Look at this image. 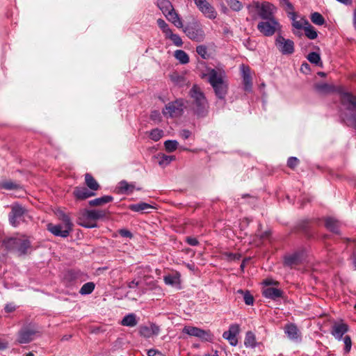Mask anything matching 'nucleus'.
<instances>
[{
  "label": "nucleus",
  "instance_id": "412c9836",
  "mask_svg": "<svg viewBox=\"0 0 356 356\" xmlns=\"http://www.w3.org/2000/svg\"><path fill=\"white\" fill-rule=\"evenodd\" d=\"M139 333L145 338H150L159 334V327L154 324L149 326H141L139 330Z\"/></svg>",
  "mask_w": 356,
  "mask_h": 356
},
{
  "label": "nucleus",
  "instance_id": "f704fd0d",
  "mask_svg": "<svg viewBox=\"0 0 356 356\" xmlns=\"http://www.w3.org/2000/svg\"><path fill=\"white\" fill-rule=\"evenodd\" d=\"M85 182L87 186L93 191H97L99 188L98 183L96 180L92 177V176L88 173L85 175Z\"/></svg>",
  "mask_w": 356,
  "mask_h": 356
},
{
  "label": "nucleus",
  "instance_id": "603ef678",
  "mask_svg": "<svg viewBox=\"0 0 356 356\" xmlns=\"http://www.w3.org/2000/svg\"><path fill=\"white\" fill-rule=\"evenodd\" d=\"M196 51L202 58H207L208 57L207 50L204 46L200 45L197 47Z\"/></svg>",
  "mask_w": 356,
  "mask_h": 356
},
{
  "label": "nucleus",
  "instance_id": "37998d69",
  "mask_svg": "<svg viewBox=\"0 0 356 356\" xmlns=\"http://www.w3.org/2000/svg\"><path fill=\"white\" fill-rule=\"evenodd\" d=\"M308 60L315 65L322 66L320 55L316 52H311L307 56Z\"/></svg>",
  "mask_w": 356,
  "mask_h": 356
},
{
  "label": "nucleus",
  "instance_id": "f257e3e1",
  "mask_svg": "<svg viewBox=\"0 0 356 356\" xmlns=\"http://www.w3.org/2000/svg\"><path fill=\"white\" fill-rule=\"evenodd\" d=\"M200 76L209 83L218 98H222V73L220 69L206 67L201 70Z\"/></svg>",
  "mask_w": 356,
  "mask_h": 356
},
{
  "label": "nucleus",
  "instance_id": "20e7f679",
  "mask_svg": "<svg viewBox=\"0 0 356 356\" xmlns=\"http://www.w3.org/2000/svg\"><path fill=\"white\" fill-rule=\"evenodd\" d=\"M104 216L105 213L101 210H86L79 217V223L85 227H95L97 225L95 221Z\"/></svg>",
  "mask_w": 356,
  "mask_h": 356
},
{
  "label": "nucleus",
  "instance_id": "9b49d317",
  "mask_svg": "<svg viewBox=\"0 0 356 356\" xmlns=\"http://www.w3.org/2000/svg\"><path fill=\"white\" fill-rule=\"evenodd\" d=\"M305 260V252L303 251H298L284 257V265L290 268H293L302 264Z\"/></svg>",
  "mask_w": 356,
  "mask_h": 356
},
{
  "label": "nucleus",
  "instance_id": "6e6552de",
  "mask_svg": "<svg viewBox=\"0 0 356 356\" xmlns=\"http://www.w3.org/2000/svg\"><path fill=\"white\" fill-rule=\"evenodd\" d=\"M275 45L278 50L284 55H290L294 52V43L289 39H285L278 35L275 40Z\"/></svg>",
  "mask_w": 356,
  "mask_h": 356
},
{
  "label": "nucleus",
  "instance_id": "cd10ccee",
  "mask_svg": "<svg viewBox=\"0 0 356 356\" xmlns=\"http://www.w3.org/2000/svg\"><path fill=\"white\" fill-rule=\"evenodd\" d=\"M156 159H158V163L162 168H165L172 161L175 160V156H168L164 154H159L156 156Z\"/></svg>",
  "mask_w": 356,
  "mask_h": 356
},
{
  "label": "nucleus",
  "instance_id": "2eb2a0df",
  "mask_svg": "<svg viewBox=\"0 0 356 356\" xmlns=\"http://www.w3.org/2000/svg\"><path fill=\"white\" fill-rule=\"evenodd\" d=\"M183 332L206 341L210 338L209 334L207 331L196 327L185 326L183 328Z\"/></svg>",
  "mask_w": 356,
  "mask_h": 356
},
{
  "label": "nucleus",
  "instance_id": "423d86ee",
  "mask_svg": "<svg viewBox=\"0 0 356 356\" xmlns=\"http://www.w3.org/2000/svg\"><path fill=\"white\" fill-rule=\"evenodd\" d=\"M184 101L182 99H176L167 104L162 110V113L166 118H177L183 113Z\"/></svg>",
  "mask_w": 356,
  "mask_h": 356
},
{
  "label": "nucleus",
  "instance_id": "4d7b16f0",
  "mask_svg": "<svg viewBox=\"0 0 356 356\" xmlns=\"http://www.w3.org/2000/svg\"><path fill=\"white\" fill-rule=\"evenodd\" d=\"M119 233L120 234V236H123V237H126V238H131L132 237V234L131 233V232H129V230L127 229H120L119 231Z\"/></svg>",
  "mask_w": 356,
  "mask_h": 356
},
{
  "label": "nucleus",
  "instance_id": "6ab92c4d",
  "mask_svg": "<svg viewBox=\"0 0 356 356\" xmlns=\"http://www.w3.org/2000/svg\"><path fill=\"white\" fill-rule=\"evenodd\" d=\"M243 82L244 85V90L246 92H250L252 88V76L250 74V69L248 66L242 65Z\"/></svg>",
  "mask_w": 356,
  "mask_h": 356
},
{
  "label": "nucleus",
  "instance_id": "6e6d98bb",
  "mask_svg": "<svg viewBox=\"0 0 356 356\" xmlns=\"http://www.w3.org/2000/svg\"><path fill=\"white\" fill-rule=\"evenodd\" d=\"M150 118L155 122H160L161 120L160 112L159 111H152Z\"/></svg>",
  "mask_w": 356,
  "mask_h": 356
},
{
  "label": "nucleus",
  "instance_id": "774afa93",
  "mask_svg": "<svg viewBox=\"0 0 356 356\" xmlns=\"http://www.w3.org/2000/svg\"><path fill=\"white\" fill-rule=\"evenodd\" d=\"M293 33L296 35H298L299 37H300L302 35V33L300 32V31H298V29L297 31H293Z\"/></svg>",
  "mask_w": 356,
  "mask_h": 356
},
{
  "label": "nucleus",
  "instance_id": "dca6fc26",
  "mask_svg": "<svg viewBox=\"0 0 356 356\" xmlns=\"http://www.w3.org/2000/svg\"><path fill=\"white\" fill-rule=\"evenodd\" d=\"M38 335V332L32 328L22 329L18 334L17 341L19 343H27L31 342Z\"/></svg>",
  "mask_w": 356,
  "mask_h": 356
},
{
  "label": "nucleus",
  "instance_id": "a18cd8bd",
  "mask_svg": "<svg viewBox=\"0 0 356 356\" xmlns=\"http://www.w3.org/2000/svg\"><path fill=\"white\" fill-rule=\"evenodd\" d=\"M312 22L316 25H323L325 23V19L321 14L314 13L311 15Z\"/></svg>",
  "mask_w": 356,
  "mask_h": 356
},
{
  "label": "nucleus",
  "instance_id": "0eeeda50",
  "mask_svg": "<svg viewBox=\"0 0 356 356\" xmlns=\"http://www.w3.org/2000/svg\"><path fill=\"white\" fill-rule=\"evenodd\" d=\"M280 28V24L275 19H267L266 22H259L257 25L258 30L265 36L273 35Z\"/></svg>",
  "mask_w": 356,
  "mask_h": 356
},
{
  "label": "nucleus",
  "instance_id": "f3484780",
  "mask_svg": "<svg viewBox=\"0 0 356 356\" xmlns=\"http://www.w3.org/2000/svg\"><path fill=\"white\" fill-rule=\"evenodd\" d=\"M348 331V325L341 321V322H334L331 334L333 337L338 340H341L343 335Z\"/></svg>",
  "mask_w": 356,
  "mask_h": 356
},
{
  "label": "nucleus",
  "instance_id": "393cba45",
  "mask_svg": "<svg viewBox=\"0 0 356 356\" xmlns=\"http://www.w3.org/2000/svg\"><path fill=\"white\" fill-rule=\"evenodd\" d=\"M282 291L278 289L273 287H268L264 289L263 294L266 298H270L272 300H276L278 298L282 297Z\"/></svg>",
  "mask_w": 356,
  "mask_h": 356
},
{
  "label": "nucleus",
  "instance_id": "ea45409f",
  "mask_svg": "<svg viewBox=\"0 0 356 356\" xmlns=\"http://www.w3.org/2000/svg\"><path fill=\"white\" fill-rule=\"evenodd\" d=\"M237 293L243 295L245 303L247 305H252L254 303V297L249 291L238 290Z\"/></svg>",
  "mask_w": 356,
  "mask_h": 356
},
{
  "label": "nucleus",
  "instance_id": "680f3d73",
  "mask_svg": "<svg viewBox=\"0 0 356 356\" xmlns=\"http://www.w3.org/2000/svg\"><path fill=\"white\" fill-rule=\"evenodd\" d=\"M180 136L184 138V139H187L189 138V136H191V132L188 130H183L181 131L180 133Z\"/></svg>",
  "mask_w": 356,
  "mask_h": 356
},
{
  "label": "nucleus",
  "instance_id": "e433bc0d",
  "mask_svg": "<svg viewBox=\"0 0 356 356\" xmlns=\"http://www.w3.org/2000/svg\"><path fill=\"white\" fill-rule=\"evenodd\" d=\"M157 5L163 15L167 13L173 7L168 0H157Z\"/></svg>",
  "mask_w": 356,
  "mask_h": 356
},
{
  "label": "nucleus",
  "instance_id": "7ed1b4c3",
  "mask_svg": "<svg viewBox=\"0 0 356 356\" xmlns=\"http://www.w3.org/2000/svg\"><path fill=\"white\" fill-rule=\"evenodd\" d=\"M59 218L63 221L62 224L54 225L49 223L47 225V229L54 236L66 238L72 230V223L67 215L60 212Z\"/></svg>",
  "mask_w": 356,
  "mask_h": 356
},
{
  "label": "nucleus",
  "instance_id": "1a4fd4ad",
  "mask_svg": "<svg viewBox=\"0 0 356 356\" xmlns=\"http://www.w3.org/2000/svg\"><path fill=\"white\" fill-rule=\"evenodd\" d=\"M254 7L258 11V15L263 19L267 20L275 19L273 16L275 7L273 4L268 2H264L260 5L259 2H256L254 3Z\"/></svg>",
  "mask_w": 356,
  "mask_h": 356
},
{
  "label": "nucleus",
  "instance_id": "7c9ffc66",
  "mask_svg": "<svg viewBox=\"0 0 356 356\" xmlns=\"http://www.w3.org/2000/svg\"><path fill=\"white\" fill-rule=\"evenodd\" d=\"M325 227L330 231L339 234V222L332 218H327L325 220Z\"/></svg>",
  "mask_w": 356,
  "mask_h": 356
},
{
  "label": "nucleus",
  "instance_id": "f8f14e48",
  "mask_svg": "<svg viewBox=\"0 0 356 356\" xmlns=\"http://www.w3.org/2000/svg\"><path fill=\"white\" fill-rule=\"evenodd\" d=\"M341 95V100L344 106H347V108L351 111H356V97L353 94L344 91L342 87H339L337 90Z\"/></svg>",
  "mask_w": 356,
  "mask_h": 356
},
{
  "label": "nucleus",
  "instance_id": "bf43d9fd",
  "mask_svg": "<svg viewBox=\"0 0 356 356\" xmlns=\"http://www.w3.org/2000/svg\"><path fill=\"white\" fill-rule=\"evenodd\" d=\"M148 356H164L161 352L157 351L154 349H150L147 352Z\"/></svg>",
  "mask_w": 356,
  "mask_h": 356
},
{
  "label": "nucleus",
  "instance_id": "4468645a",
  "mask_svg": "<svg viewBox=\"0 0 356 356\" xmlns=\"http://www.w3.org/2000/svg\"><path fill=\"white\" fill-rule=\"evenodd\" d=\"M25 212V209L18 204H14L11 206V211L9 214V221L10 224L16 227Z\"/></svg>",
  "mask_w": 356,
  "mask_h": 356
},
{
  "label": "nucleus",
  "instance_id": "4be33fe9",
  "mask_svg": "<svg viewBox=\"0 0 356 356\" xmlns=\"http://www.w3.org/2000/svg\"><path fill=\"white\" fill-rule=\"evenodd\" d=\"M73 194L78 200H85L95 195V193L90 191L85 187L75 188Z\"/></svg>",
  "mask_w": 356,
  "mask_h": 356
},
{
  "label": "nucleus",
  "instance_id": "052dcab7",
  "mask_svg": "<svg viewBox=\"0 0 356 356\" xmlns=\"http://www.w3.org/2000/svg\"><path fill=\"white\" fill-rule=\"evenodd\" d=\"M186 241L188 242V243L189 245H193V246H195V245H197V243H198L197 240L195 238H192V237H188L186 239Z\"/></svg>",
  "mask_w": 356,
  "mask_h": 356
},
{
  "label": "nucleus",
  "instance_id": "3c124183",
  "mask_svg": "<svg viewBox=\"0 0 356 356\" xmlns=\"http://www.w3.org/2000/svg\"><path fill=\"white\" fill-rule=\"evenodd\" d=\"M225 256L227 257V261L239 260L241 258V254L238 253L224 252V257Z\"/></svg>",
  "mask_w": 356,
  "mask_h": 356
},
{
  "label": "nucleus",
  "instance_id": "c85d7f7f",
  "mask_svg": "<svg viewBox=\"0 0 356 356\" xmlns=\"http://www.w3.org/2000/svg\"><path fill=\"white\" fill-rule=\"evenodd\" d=\"M257 343L255 334L252 331H248L244 339V345L247 348H255Z\"/></svg>",
  "mask_w": 356,
  "mask_h": 356
},
{
  "label": "nucleus",
  "instance_id": "338daca9",
  "mask_svg": "<svg viewBox=\"0 0 356 356\" xmlns=\"http://www.w3.org/2000/svg\"><path fill=\"white\" fill-rule=\"evenodd\" d=\"M264 284H265L266 285H267V286H270V285H271V284H277V282H273V281H272V280H265V281H264Z\"/></svg>",
  "mask_w": 356,
  "mask_h": 356
},
{
  "label": "nucleus",
  "instance_id": "72a5a7b5",
  "mask_svg": "<svg viewBox=\"0 0 356 356\" xmlns=\"http://www.w3.org/2000/svg\"><path fill=\"white\" fill-rule=\"evenodd\" d=\"M118 190L121 193L129 194L134 190V186L126 181H122L118 184Z\"/></svg>",
  "mask_w": 356,
  "mask_h": 356
},
{
  "label": "nucleus",
  "instance_id": "473e14b6",
  "mask_svg": "<svg viewBox=\"0 0 356 356\" xmlns=\"http://www.w3.org/2000/svg\"><path fill=\"white\" fill-rule=\"evenodd\" d=\"M164 282L168 285L178 287L180 283L179 275L177 273L166 275L164 277Z\"/></svg>",
  "mask_w": 356,
  "mask_h": 356
},
{
  "label": "nucleus",
  "instance_id": "5fc2aeb1",
  "mask_svg": "<svg viewBox=\"0 0 356 356\" xmlns=\"http://www.w3.org/2000/svg\"><path fill=\"white\" fill-rule=\"evenodd\" d=\"M299 163L298 159L296 157H291L287 161V165L293 169Z\"/></svg>",
  "mask_w": 356,
  "mask_h": 356
},
{
  "label": "nucleus",
  "instance_id": "aec40b11",
  "mask_svg": "<svg viewBox=\"0 0 356 356\" xmlns=\"http://www.w3.org/2000/svg\"><path fill=\"white\" fill-rule=\"evenodd\" d=\"M184 31L191 40L199 41L203 38L204 34L201 29L188 26L184 28Z\"/></svg>",
  "mask_w": 356,
  "mask_h": 356
},
{
  "label": "nucleus",
  "instance_id": "c03bdc74",
  "mask_svg": "<svg viewBox=\"0 0 356 356\" xmlns=\"http://www.w3.org/2000/svg\"><path fill=\"white\" fill-rule=\"evenodd\" d=\"M227 6L234 11H239L243 8V4L238 0H226Z\"/></svg>",
  "mask_w": 356,
  "mask_h": 356
},
{
  "label": "nucleus",
  "instance_id": "f03ea898",
  "mask_svg": "<svg viewBox=\"0 0 356 356\" xmlns=\"http://www.w3.org/2000/svg\"><path fill=\"white\" fill-rule=\"evenodd\" d=\"M189 95L193 99V110L199 116L205 115L208 103L207 100L200 86L193 85L189 92Z\"/></svg>",
  "mask_w": 356,
  "mask_h": 356
},
{
  "label": "nucleus",
  "instance_id": "5701e85b",
  "mask_svg": "<svg viewBox=\"0 0 356 356\" xmlns=\"http://www.w3.org/2000/svg\"><path fill=\"white\" fill-rule=\"evenodd\" d=\"M284 332L289 339L291 340H298L300 338V332L298 327L294 324H287L285 325Z\"/></svg>",
  "mask_w": 356,
  "mask_h": 356
},
{
  "label": "nucleus",
  "instance_id": "49530a36",
  "mask_svg": "<svg viewBox=\"0 0 356 356\" xmlns=\"http://www.w3.org/2000/svg\"><path fill=\"white\" fill-rule=\"evenodd\" d=\"M163 136V131L159 129H154L149 132V137L154 141L159 140Z\"/></svg>",
  "mask_w": 356,
  "mask_h": 356
},
{
  "label": "nucleus",
  "instance_id": "c756f323",
  "mask_svg": "<svg viewBox=\"0 0 356 356\" xmlns=\"http://www.w3.org/2000/svg\"><path fill=\"white\" fill-rule=\"evenodd\" d=\"M304 31L305 35L311 40L316 39L318 36V34L315 29L309 23L308 21H304Z\"/></svg>",
  "mask_w": 356,
  "mask_h": 356
},
{
  "label": "nucleus",
  "instance_id": "e2e57ef3",
  "mask_svg": "<svg viewBox=\"0 0 356 356\" xmlns=\"http://www.w3.org/2000/svg\"><path fill=\"white\" fill-rule=\"evenodd\" d=\"M15 307L13 304H8L5 307V310L6 312H12L15 310Z\"/></svg>",
  "mask_w": 356,
  "mask_h": 356
},
{
  "label": "nucleus",
  "instance_id": "a19ab883",
  "mask_svg": "<svg viewBox=\"0 0 356 356\" xmlns=\"http://www.w3.org/2000/svg\"><path fill=\"white\" fill-rule=\"evenodd\" d=\"M179 146V143L175 140H168L164 142V147L168 152L175 151Z\"/></svg>",
  "mask_w": 356,
  "mask_h": 356
},
{
  "label": "nucleus",
  "instance_id": "ddd939ff",
  "mask_svg": "<svg viewBox=\"0 0 356 356\" xmlns=\"http://www.w3.org/2000/svg\"><path fill=\"white\" fill-rule=\"evenodd\" d=\"M240 330L239 325H231L229 330L224 332V339H226L231 346H236L238 344V335L240 333Z\"/></svg>",
  "mask_w": 356,
  "mask_h": 356
},
{
  "label": "nucleus",
  "instance_id": "58836bf2",
  "mask_svg": "<svg viewBox=\"0 0 356 356\" xmlns=\"http://www.w3.org/2000/svg\"><path fill=\"white\" fill-rule=\"evenodd\" d=\"M0 187L6 190H18L21 188L19 184H16L10 180L1 182Z\"/></svg>",
  "mask_w": 356,
  "mask_h": 356
},
{
  "label": "nucleus",
  "instance_id": "8fccbe9b",
  "mask_svg": "<svg viewBox=\"0 0 356 356\" xmlns=\"http://www.w3.org/2000/svg\"><path fill=\"white\" fill-rule=\"evenodd\" d=\"M291 15H292V19H293V23H292L293 26L295 29H298V30L302 29H304V26H305L304 22H302L300 21H296L295 19V17H296L295 13H291Z\"/></svg>",
  "mask_w": 356,
  "mask_h": 356
},
{
  "label": "nucleus",
  "instance_id": "de8ad7c7",
  "mask_svg": "<svg viewBox=\"0 0 356 356\" xmlns=\"http://www.w3.org/2000/svg\"><path fill=\"white\" fill-rule=\"evenodd\" d=\"M157 24L159 27L161 29L162 32L164 33L165 36L170 33L171 29H170L168 24L162 19H159L157 20Z\"/></svg>",
  "mask_w": 356,
  "mask_h": 356
},
{
  "label": "nucleus",
  "instance_id": "2f4dec72",
  "mask_svg": "<svg viewBox=\"0 0 356 356\" xmlns=\"http://www.w3.org/2000/svg\"><path fill=\"white\" fill-rule=\"evenodd\" d=\"M113 197L111 195H105L101 197L92 200L89 202V204L92 207L101 206L108 203L113 200Z\"/></svg>",
  "mask_w": 356,
  "mask_h": 356
},
{
  "label": "nucleus",
  "instance_id": "0e129e2a",
  "mask_svg": "<svg viewBox=\"0 0 356 356\" xmlns=\"http://www.w3.org/2000/svg\"><path fill=\"white\" fill-rule=\"evenodd\" d=\"M8 347V343L2 339H0V350H4Z\"/></svg>",
  "mask_w": 356,
  "mask_h": 356
},
{
  "label": "nucleus",
  "instance_id": "39448f33",
  "mask_svg": "<svg viewBox=\"0 0 356 356\" xmlns=\"http://www.w3.org/2000/svg\"><path fill=\"white\" fill-rule=\"evenodd\" d=\"M6 248L25 254L30 247V241L25 237H11L3 241Z\"/></svg>",
  "mask_w": 356,
  "mask_h": 356
},
{
  "label": "nucleus",
  "instance_id": "13d9d810",
  "mask_svg": "<svg viewBox=\"0 0 356 356\" xmlns=\"http://www.w3.org/2000/svg\"><path fill=\"white\" fill-rule=\"evenodd\" d=\"M300 71L304 74H307L310 71V66L308 63H304L302 64Z\"/></svg>",
  "mask_w": 356,
  "mask_h": 356
},
{
  "label": "nucleus",
  "instance_id": "09e8293b",
  "mask_svg": "<svg viewBox=\"0 0 356 356\" xmlns=\"http://www.w3.org/2000/svg\"><path fill=\"white\" fill-rule=\"evenodd\" d=\"M280 4L284 7L285 10L289 12L290 14L291 13H294V8L293 5L289 1V0H280Z\"/></svg>",
  "mask_w": 356,
  "mask_h": 356
},
{
  "label": "nucleus",
  "instance_id": "69168bd1",
  "mask_svg": "<svg viewBox=\"0 0 356 356\" xmlns=\"http://www.w3.org/2000/svg\"><path fill=\"white\" fill-rule=\"evenodd\" d=\"M138 285V282L132 281V282H131L129 284V288H135V287H136Z\"/></svg>",
  "mask_w": 356,
  "mask_h": 356
},
{
  "label": "nucleus",
  "instance_id": "a878e982",
  "mask_svg": "<svg viewBox=\"0 0 356 356\" xmlns=\"http://www.w3.org/2000/svg\"><path fill=\"white\" fill-rule=\"evenodd\" d=\"M138 323V318L135 314L131 313L125 316L121 321V325L127 327H134Z\"/></svg>",
  "mask_w": 356,
  "mask_h": 356
},
{
  "label": "nucleus",
  "instance_id": "c9c22d12",
  "mask_svg": "<svg viewBox=\"0 0 356 356\" xmlns=\"http://www.w3.org/2000/svg\"><path fill=\"white\" fill-rule=\"evenodd\" d=\"M174 56L181 64H186L189 62V56L183 50H176Z\"/></svg>",
  "mask_w": 356,
  "mask_h": 356
},
{
  "label": "nucleus",
  "instance_id": "4c0bfd02",
  "mask_svg": "<svg viewBox=\"0 0 356 356\" xmlns=\"http://www.w3.org/2000/svg\"><path fill=\"white\" fill-rule=\"evenodd\" d=\"M165 37V38L170 39L177 47H181L183 44L182 40L179 35L173 33L172 30L170 31V33H168Z\"/></svg>",
  "mask_w": 356,
  "mask_h": 356
},
{
  "label": "nucleus",
  "instance_id": "bb28decb",
  "mask_svg": "<svg viewBox=\"0 0 356 356\" xmlns=\"http://www.w3.org/2000/svg\"><path fill=\"white\" fill-rule=\"evenodd\" d=\"M129 209L135 212L148 213L149 209H154V207L145 202H139L129 205Z\"/></svg>",
  "mask_w": 356,
  "mask_h": 356
},
{
  "label": "nucleus",
  "instance_id": "864d4df0",
  "mask_svg": "<svg viewBox=\"0 0 356 356\" xmlns=\"http://www.w3.org/2000/svg\"><path fill=\"white\" fill-rule=\"evenodd\" d=\"M343 341H344V343H345L344 350H345L346 353H349L350 349H351V346H352V341H351L350 337L348 336V335H346L343 338Z\"/></svg>",
  "mask_w": 356,
  "mask_h": 356
},
{
  "label": "nucleus",
  "instance_id": "a211bd4d",
  "mask_svg": "<svg viewBox=\"0 0 356 356\" xmlns=\"http://www.w3.org/2000/svg\"><path fill=\"white\" fill-rule=\"evenodd\" d=\"M314 90L319 95H327L334 92H337L339 88H335L333 85H330L323 82L315 83Z\"/></svg>",
  "mask_w": 356,
  "mask_h": 356
},
{
  "label": "nucleus",
  "instance_id": "79ce46f5",
  "mask_svg": "<svg viewBox=\"0 0 356 356\" xmlns=\"http://www.w3.org/2000/svg\"><path fill=\"white\" fill-rule=\"evenodd\" d=\"M94 289L95 284L93 282H87L82 286L79 293L82 295L90 294L93 291Z\"/></svg>",
  "mask_w": 356,
  "mask_h": 356
},
{
  "label": "nucleus",
  "instance_id": "b1692460",
  "mask_svg": "<svg viewBox=\"0 0 356 356\" xmlns=\"http://www.w3.org/2000/svg\"><path fill=\"white\" fill-rule=\"evenodd\" d=\"M164 15L168 21L172 22L177 28H181L183 26L181 19L179 18L177 13L175 11L173 8Z\"/></svg>",
  "mask_w": 356,
  "mask_h": 356
},
{
  "label": "nucleus",
  "instance_id": "9d476101",
  "mask_svg": "<svg viewBox=\"0 0 356 356\" xmlns=\"http://www.w3.org/2000/svg\"><path fill=\"white\" fill-rule=\"evenodd\" d=\"M198 10L207 18L215 19L217 12L207 0H193Z\"/></svg>",
  "mask_w": 356,
  "mask_h": 356
}]
</instances>
